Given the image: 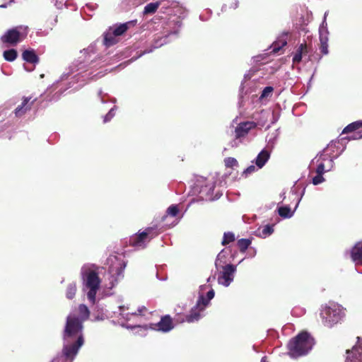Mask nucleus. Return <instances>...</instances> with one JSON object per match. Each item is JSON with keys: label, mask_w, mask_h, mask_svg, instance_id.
Instances as JSON below:
<instances>
[{"label": "nucleus", "mask_w": 362, "mask_h": 362, "mask_svg": "<svg viewBox=\"0 0 362 362\" xmlns=\"http://www.w3.org/2000/svg\"><path fill=\"white\" fill-rule=\"evenodd\" d=\"M117 36L115 35L110 30L105 34L104 43L106 46L110 47L117 42Z\"/></svg>", "instance_id": "nucleus-25"}, {"label": "nucleus", "mask_w": 362, "mask_h": 362, "mask_svg": "<svg viewBox=\"0 0 362 362\" xmlns=\"http://www.w3.org/2000/svg\"><path fill=\"white\" fill-rule=\"evenodd\" d=\"M225 164L227 167H233L237 165L238 162L236 159L233 158H227L225 159Z\"/></svg>", "instance_id": "nucleus-38"}, {"label": "nucleus", "mask_w": 362, "mask_h": 362, "mask_svg": "<svg viewBox=\"0 0 362 362\" xmlns=\"http://www.w3.org/2000/svg\"><path fill=\"white\" fill-rule=\"evenodd\" d=\"M332 170V163L329 161V164H325L324 162H319L318 166L316 168L317 175L313 178V184L317 185L325 181L323 174Z\"/></svg>", "instance_id": "nucleus-13"}, {"label": "nucleus", "mask_w": 362, "mask_h": 362, "mask_svg": "<svg viewBox=\"0 0 362 362\" xmlns=\"http://www.w3.org/2000/svg\"><path fill=\"white\" fill-rule=\"evenodd\" d=\"M159 6H160L159 2H153V3L148 4L144 7V13H145V14L153 13L157 11Z\"/></svg>", "instance_id": "nucleus-30"}, {"label": "nucleus", "mask_w": 362, "mask_h": 362, "mask_svg": "<svg viewBox=\"0 0 362 362\" xmlns=\"http://www.w3.org/2000/svg\"><path fill=\"white\" fill-rule=\"evenodd\" d=\"M272 135L274 136V139H272V138H269V140H268V142H269V143H272V144H274L275 139H276V138L277 137V136H278V134H277L276 131V132H274L272 134Z\"/></svg>", "instance_id": "nucleus-45"}, {"label": "nucleus", "mask_w": 362, "mask_h": 362, "mask_svg": "<svg viewBox=\"0 0 362 362\" xmlns=\"http://www.w3.org/2000/svg\"><path fill=\"white\" fill-rule=\"evenodd\" d=\"M174 327L172 318L169 315L163 317L160 322L156 324H151V328L162 332H168Z\"/></svg>", "instance_id": "nucleus-12"}, {"label": "nucleus", "mask_w": 362, "mask_h": 362, "mask_svg": "<svg viewBox=\"0 0 362 362\" xmlns=\"http://www.w3.org/2000/svg\"><path fill=\"white\" fill-rule=\"evenodd\" d=\"M109 30L112 31L115 35L119 37L126 32L127 30V25L126 23L121 24L117 27L110 28Z\"/></svg>", "instance_id": "nucleus-29"}, {"label": "nucleus", "mask_w": 362, "mask_h": 362, "mask_svg": "<svg viewBox=\"0 0 362 362\" xmlns=\"http://www.w3.org/2000/svg\"><path fill=\"white\" fill-rule=\"evenodd\" d=\"M306 49V45L304 44H300V46L298 47L296 52L295 53L293 57V62L294 64L299 63L302 59V55L303 52Z\"/></svg>", "instance_id": "nucleus-26"}, {"label": "nucleus", "mask_w": 362, "mask_h": 362, "mask_svg": "<svg viewBox=\"0 0 362 362\" xmlns=\"http://www.w3.org/2000/svg\"><path fill=\"white\" fill-rule=\"evenodd\" d=\"M344 316V310L337 303H329L322 307L320 317L323 325L327 327H332L340 322Z\"/></svg>", "instance_id": "nucleus-5"}, {"label": "nucleus", "mask_w": 362, "mask_h": 362, "mask_svg": "<svg viewBox=\"0 0 362 362\" xmlns=\"http://www.w3.org/2000/svg\"><path fill=\"white\" fill-rule=\"evenodd\" d=\"M226 257L224 250H222L219 252V254L217 256L216 261V265H218L219 262H222V259H224Z\"/></svg>", "instance_id": "nucleus-42"}, {"label": "nucleus", "mask_w": 362, "mask_h": 362, "mask_svg": "<svg viewBox=\"0 0 362 362\" xmlns=\"http://www.w3.org/2000/svg\"><path fill=\"white\" fill-rule=\"evenodd\" d=\"M286 45V39H279L276 42H274L271 47L272 52H278L283 47Z\"/></svg>", "instance_id": "nucleus-31"}, {"label": "nucleus", "mask_w": 362, "mask_h": 362, "mask_svg": "<svg viewBox=\"0 0 362 362\" xmlns=\"http://www.w3.org/2000/svg\"><path fill=\"white\" fill-rule=\"evenodd\" d=\"M115 116V108L110 109L109 112L104 117V122H109Z\"/></svg>", "instance_id": "nucleus-39"}, {"label": "nucleus", "mask_w": 362, "mask_h": 362, "mask_svg": "<svg viewBox=\"0 0 362 362\" xmlns=\"http://www.w3.org/2000/svg\"><path fill=\"white\" fill-rule=\"evenodd\" d=\"M122 326H123V327H127V328H128V329H129V328L132 329V328H134V327H136V325H134V326H130V325H122Z\"/></svg>", "instance_id": "nucleus-48"}, {"label": "nucleus", "mask_w": 362, "mask_h": 362, "mask_svg": "<svg viewBox=\"0 0 362 362\" xmlns=\"http://www.w3.org/2000/svg\"><path fill=\"white\" fill-rule=\"evenodd\" d=\"M23 59L28 63L32 64V66H28L24 64V69L27 71H31L34 69L35 64L38 62V57L33 50H25L22 54Z\"/></svg>", "instance_id": "nucleus-16"}, {"label": "nucleus", "mask_w": 362, "mask_h": 362, "mask_svg": "<svg viewBox=\"0 0 362 362\" xmlns=\"http://www.w3.org/2000/svg\"><path fill=\"white\" fill-rule=\"evenodd\" d=\"M261 362H266V357H263L261 360Z\"/></svg>", "instance_id": "nucleus-50"}, {"label": "nucleus", "mask_w": 362, "mask_h": 362, "mask_svg": "<svg viewBox=\"0 0 362 362\" xmlns=\"http://www.w3.org/2000/svg\"><path fill=\"white\" fill-rule=\"evenodd\" d=\"M206 287V285L201 286H200V290H201V291H203Z\"/></svg>", "instance_id": "nucleus-49"}, {"label": "nucleus", "mask_w": 362, "mask_h": 362, "mask_svg": "<svg viewBox=\"0 0 362 362\" xmlns=\"http://www.w3.org/2000/svg\"><path fill=\"white\" fill-rule=\"evenodd\" d=\"M274 232L273 226L266 225L262 228H259L255 231V235L259 238H265L270 235H272Z\"/></svg>", "instance_id": "nucleus-23"}, {"label": "nucleus", "mask_w": 362, "mask_h": 362, "mask_svg": "<svg viewBox=\"0 0 362 362\" xmlns=\"http://www.w3.org/2000/svg\"><path fill=\"white\" fill-rule=\"evenodd\" d=\"M236 272V267L233 264H227L223 267V271L221 272L218 276V282L226 287L228 286L233 281L234 274Z\"/></svg>", "instance_id": "nucleus-11"}, {"label": "nucleus", "mask_w": 362, "mask_h": 362, "mask_svg": "<svg viewBox=\"0 0 362 362\" xmlns=\"http://www.w3.org/2000/svg\"><path fill=\"white\" fill-rule=\"evenodd\" d=\"M99 269L94 264H85L81 268L83 290L86 291L88 299L93 303L95 302L96 293L100 285Z\"/></svg>", "instance_id": "nucleus-3"}, {"label": "nucleus", "mask_w": 362, "mask_h": 362, "mask_svg": "<svg viewBox=\"0 0 362 362\" xmlns=\"http://www.w3.org/2000/svg\"><path fill=\"white\" fill-rule=\"evenodd\" d=\"M273 91V88L271 86H267L264 88V90L262 92V94L259 97L260 100H263L264 98L270 97L272 95Z\"/></svg>", "instance_id": "nucleus-37"}, {"label": "nucleus", "mask_w": 362, "mask_h": 362, "mask_svg": "<svg viewBox=\"0 0 362 362\" xmlns=\"http://www.w3.org/2000/svg\"><path fill=\"white\" fill-rule=\"evenodd\" d=\"M28 35V27L18 25L6 30L0 37L1 42L7 46H15L22 42Z\"/></svg>", "instance_id": "nucleus-7"}, {"label": "nucleus", "mask_w": 362, "mask_h": 362, "mask_svg": "<svg viewBox=\"0 0 362 362\" xmlns=\"http://www.w3.org/2000/svg\"><path fill=\"white\" fill-rule=\"evenodd\" d=\"M351 257L356 264H362V240L357 243L352 248Z\"/></svg>", "instance_id": "nucleus-18"}, {"label": "nucleus", "mask_w": 362, "mask_h": 362, "mask_svg": "<svg viewBox=\"0 0 362 362\" xmlns=\"http://www.w3.org/2000/svg\"><path fill=\"white\" fill-rule=\"evenodd\" d=\"M214 297V291L213 289H210L207 292L206 297H204L203 293H200L196 305L192 308L190 313L187 315L186 321L188 322H194L199 320L202 316V313Z\"/></svg>", "instance_id": "nucleus-8"}, {"label": "nucleus", "mask_w": 362, "mask_h": 362, "mask_svg": "<svg viewBox=\"0 0 362 362\" xmlns=\"http://www.w3.org/2000/svg\"><path fill=\"white\" fill-rule=\"evenodd\" d=\"M94 54L93 47H89L80 52L76 65V71L78 72V74L81 75L83 81L86 78L97 79L105 75L101 71L95 74L98 64L92 59Z\"/></svg>", "instance_id": "nucleus-2"}, {"label": "nucleus", "mask_w": 362, "mask_h": 362, "mask_svg": "<svg viewBox=\"0 0 362 362\" xmlns=\"http://www.w3.org/2000/svg\"><path fill=\"white\" fill-rule=\"evenodd\" d=\"M76 292V283H71L68 285L66 290V297L69 299H72Z\"/></svg>", "instance_id": "nucleus-32"}, {"label": "nucleus", "mask_w": 362, "mask_h": 362, "mask_svg": "<svg viewBox=\"0 0 362 362\" xmlns=\"http://www.w3.org/2000/svg\"><path fill=\"white\" fill-rule=\"evenodd\" d=\"M17 51L14 49H7L3 52V57L4 59L8 62L14 61L17 58Z\"/></svg>", "instance_id": "nucleus-27"}, {"label": "nucleus", "mask_w": 362, "mask_h": 362, "mask_svg": "<svg viewBox=\"0 0 362 362\" xmlns=\"http://www.w3.org/2000/svg\"><path fill=\"white\" fill-rule=\"evenodd\" d=\"M107 264L109 269L106 278L109 283L106 286L112 288L124 277L123 272L126 267V263L116 256H110L107 259Z\"/></svg>", "instance_id": "nucleus-6"}, {"label": "nucleus", "mask_w": 362, "mask_h": 362, "mask_svg": "<svg viewBox=\"0 0 362 362\" xmlns=\"http://www.w3.org/2000/svg\"><path fill=\"white\" fill-rule=\"evenodd\" d=\"M235 240V235L233 233H225L223 235V239L222 241V244L226 245L231 242Z\"/></svg>", "instance_id": "nucleus-35"}, {"label": "nucleus", "mask_w": 362, "mask_h": 362, "mask_svg": "<svg viewBox=\"0 0 362 362\" xmlns=\"http://www.w3.org/2000/svg\"><path fill=\"white\" fill-rule=\"evenodd\" d=\"M0 7L4 8V7H6V6L5 5H1V6H0Z\"/></svg>", "instance_id": "nucleus-51"}, {"label": "nucleus", "mask_w": 362, "mask_h": 362, "mask_svg": "<svg viewBox=\"0 0 362 362\" xmlns=\"http://www.w3.org/2000/svg\"><path fill=\"white\" fill-rule=\"evenodd\" d=\"M178 211L179 210L176 205H171L168 208L166 211L167 215L165 216L163 218H165L167 216H175L177 214Z\"/></svg>", "instance_id": "nucleus-36"}, {"label": "nucleus", "mask_w": 362, "mask_h": 362, "mask_svg": "<svg viewBox=\"0 0 362 362\" xmlns=\"http://www.w3.org/2000/svg\"><path fill=\"white\" fill-rule=\"evenodd\" d=\"M145 308L142 307L141 308L138 309V313L136 312H128L126 313V310H129V308L126 307L124 305L119 306V315L122 316V318L125 319L126 320H130L132 318L138 317L139 315H141L143 310H144Z\"/></svg>", "instance_id": "nucleus-19"}, {"label": "nucleus", "mask_w": 362, "mask_h": 362, "mask_svg": "<svg viewBox=\"0 0 362 362\" xmlns=\"http://www.w3.org/2000/svg\"><path fill=\"white\" fill-rule=\"evenodd\" d=\"M346 362H362V341H358L351 350L346 351Z\"/></svg>", "instance_id": "nucleus-14"}, {"label": "nucleus", "mask_w": 362, "mask_h": 362, "mask_svg": "<svg viewBox=\"0 0 362 362\" xmlns=\"http://www.w3.org/2000/svg\"><path fill=\"white\" fill-rule=\"evenodd\" d=\"M79 318L71 313L67 318L63 334V356L54 358L52 362H72L84 343L83 322L90 315L88 307L81 304L78 307Z\"/></svg>", "instance_id": "nucleus-1"}, {"label": "nucleus", "mask_w": 362, "mask_h": 362, "mask_svg": "<svg viewBox=\"0 0 362 362\" xmlns=\"http://www.w3.org/2000/svg\"><path fill=\"white\" fill-rule=\"evenodd\" d=\"M256 170V167L253 165L247 167L245 170L244 173L246 175L251 174Z\"/></svg>", "instance_id": "nucleus-43"}, {"label": "nucleus", "mask_w": 362, "mask_h": 362, "mask_svg": "<svg viewBox=\"0 0 362 362\" xmlns=\"http://www.w3.org/2000/svg\"><path fill=\"white\" fill-rule=\"evenodd\" d=\"M104 318H105V317H104V316H103V315H102L101 317H100V316H96V317H95L94 320H103Z\"/></svg>", "instance_id": "nucleus-46"}, {"label": "nucleus", "mask_w": 362, "mask_h": 362, "mask_svg": "<svg viewBox=\"0 0 362 362\" xmlns=\"http://www.w3.org/2000/svg\"><path fill=\"white\" fill-rule=\"evenodd\" d=\"M327 15V13H325V16H324V21L322 23V25L320 26V28L319 29L320 43L328 42L329 32L327 30V28H326L327 23L325 22Z\"/></svg>", "instance_id": "nucleus-22"}, {"label": "nucleus", "mask_w": 362, "mask_h": 362, "mask_svg": "<svg viewBox=\"0 0 362 362\" xmlns=\"http://www.w3.org/2000/svg\"><path fill=\"white\" fill-rule=\"evenodd\" d=\"M238 2L237 1H235L233 4L232 7H233V8H236L238 7Z\"/></svg>", "instance_id": "nucleus-47"}, {"label": "nucleus", "mask_w": 362, "mask_h": 362, "mask_svg": "<svg viewBox=\"0 0 362 362\" xmlns=\"http://www.w3.org/2000/svg\"><path fill=\"white\" fill-rule=\"evenodd\" d=\"M352 139L353 140L362 139V130L355 133L354 135L352 136Z\"/></svg>", "instance_id": "nucleus-44"}, {"label": "nucleus", "mask_w": 362, "mask_h": 362, "mask_svg": "<svg viewBox=\"0 0 362 362\" xmlns=\"http://www.w3.org/2000/svg\"><path fill=\"white\" fill-rule=\"evenodd\" d=\"M223 9H224V11H226V8H225L224 7H222V10H223Z\"/></svg>", "instance_id": "nucleus-53"}, {"label": "nucleus", "mask_w": 362, "mask_h": 362, "mask_svg": "<svg viewBox=\"0 0 362 362\" xmlns=\"http://www.w3.org/2000/svg\"><path fill=\"white\" fill-rule=\"evenodd\" d=\"M30 98H24L21 105H18L15 111V115L18 117L23 116L27 111L30 110L33 101L30 102Z\"/></svg>", "instance_id": "nucleus-17"}, {"label": "nucleus", "mask_w": 362, "mask_h": 362, "mask_svg": "<svg viewBox=\"0 0 362 362\" xmlns=\"http://www.w3.org/2000/svg\"><path fill=\"white\" fill-rule=\"evenodd\" d=\"M344 147L339 141H331L324 149L323 155L327 157L328 162L332 163V168L334 165V160L337 158L344 151Z\"/></svg>", "instance_id": "nucleus-10"}, {"label": "nucleus", "mask_w": 362, "mask_h": 362, "mask_svg": "<svg viewBox=\"0 0 362 362\" xmlns=\"http://www.w3.org/2000/svg\"><path fill=\"white\" fill-rule=\"evenodd\" d=\"M320 50H321V52L324 54H327L329 51H328V42H325V43H320Z\"/></svg>", "instance_id": "nucleus-40"}, {"label": "nucleus", "mask_w": 362, "mask_h": 362, "mask_svg": "<svg viewBox=\"0 0 362 362\" xmlns=\"http://www.w3.org/2000/svg\"><path fill=\"white\" fill-rule=\"evenodd\" d=\"M223 9H224V11H226V8H225L224 7H222V10H223Z\"/></svg>", "instance_id": "nucleus-52"}, {"label": "nucleus", "mask_w": 362, "mask_h": 362, "mask_svg": "<svg viewBox=\"0 0 362 362\" xmlns=\"http://www.w3.org/2000/svg\"><path fill=\"white\" fill-rule=\"evenodd\" d=\"M214 182H209L205 187L201 189L200 193L204 194L207 198H210L214 189Z\"/></svg>", "instance_id": "nucleus-28"}, {"label": "nucleus", "mask_w": 362, "mask_h": 362, "mask_svg": "<svg viewBox=\"0 0 362 362\" xmlns=\"http://www.w3.org/2000/svg\"><path fill=\"white\" fill-rule=\"evenodd\" d=\"M304 191H305V189H303L300 197L298 200V202H297L293 211H292L288 206H281L279 208L278 211H279V214L280 216H281L284 218H291L293 216V215L294 214V211L296 209V208L298 207V206L301 200V198L304 194Z\"/></svg>", "instance_id": "nucleus-20"}, {"label": "nucleus", "mask_w": 362, "mask_h": 362, "mask_svg": "<svg viewBox=\"0 0 362 362\" xmlns=\"http://www.w3.org/2000/svg\"><path fill=\"white\" fill-rule=\"evenodd\" d=\"M313 164H316L317 165V167L318 166V163L319 162H324V163L327 164L328 163V159H327V157L324 156L323 155V151L320 153L318 154L313 160Z\"/></svg>", "instance_id": "nucleus-34"}, {"label": "nucleus", "mask_w": 362, "mask_h": 362, "mask_svg": "<svg viewBox=\"0 0 362 362\" xmlns=\"http://www.w3.org/2000/svg\"><path fill=\"white\" fill-rule=\"evenodd\" d=\"M256 126L255 122L250 121L240 123L235 130V137L239 139L246 136L250 130L255 129Z\"/></svg>", "instance_id": "nucleus-15"}, {"label": "nucleus", "mask_w": 362, "mask_h": 362, "mask_svg": "<svg viewBox=\"0 0 362 362\" xmlns=\"http://www.w3.org/2000/svg\"><path fill=\"white\" fill-rule=\"evenodd\" d=\"M250 244L251 241L249 239L243 238L238 241V247L242 252H245Z\"/></svg>", "instance_id": "nucleus-33"}, {"label": "nucleus", "mask_w": 362, "mask_h": 362, "mask_svg": "<svg viewBox=\"0 0 362 362\" xmlns=\"http://www.w3.org/2000/svg\"><path fill=\"white\" fill-rule=\"evenodd\" d=\"M314 344L313 338L308 332H301L288 342V354L292 358L305 355L312 349Z\"/></svg>", "instance_id": "nucleus-4"}, {"label": "nucleus", "mask_w": 362, "mask_h": 362, "mask_svg": "<svg viewBox=\"0 0 362 362\" xmlns=\"http://www.w3.org/2000/svg\"><path fill=\"white\" fill-rule=\"evenodd\" d=\"M270 157V153L267 150L263 149L257 156L255 164L257 169H261L267 162Z\"/></svg>", "instance_id": "nucleus-21"}, {"label": "nucleus", "mask_w": 362, "mask_h": 362, "mask_svg": "<svg viewBox=\"0 0 362 362\" xmlns=\"http://www.w3.org/2000/svg\"><path fill=\"white\" fill-rule=\"evenodd\" d=\"M124 2L130 6H136L140 4V1L139 0H124Z\"/></svg>", "instance_id": "nucleus-41"}, {"label": "nucleus", "mask_w": 362, "mask_h": 362, "mask_svg": "<svg viewBox=\"0 0 362 362\" xmlns=\"http://www.w3.org/2000/svg\"><path fill=\"white\" fill-rule=\"evenodd\" d=\"M158 233L153 228H147L144 231L135 234L130 238V245L137 249L144 248L146 244Z\"/></svg>", "instance_id": "nucleus-9"}, {"label": "nucleus", "mask_w": 362, "mask_h": 362, "mask_svg": "<svg viewBox=\"0 0 362 362\" xmlns=\"http://www.w3.org/2000/svg\"><path fill=\"white\" fill-rule=\"evenodd\" d=\"M362 127V120L361 121H357V122H352L351 124H349L348 126H346L343 132H342V134H346V133H349V132H353L354 131H356V132L361 131V129H360ZM355 134V132L354 133ZM354 134H353L351 136H350L349 138V139H352V136H354Z\"/></svg>", "instance_id": "nucleus-24"}]
</instances>
